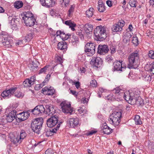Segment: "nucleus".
Listing matches in <instances>:
<instances>
[{"mask_svg": "<svg viewBox=\"0 0 154 154\" xmlns=\"http://www.w3.org/2000/svg\"><path fill=\"white\" fill-rule=\"evenodd\" d=\"M139 92L133 91L131 93H127L124 96V99L131 105L137 104L143 105V100L139 97Z\"/></svg>", "mask_w": 154, "mask_h": 154, "instance_id": "nucleus-1", "label": "nucleus"}, {"mask_svg": "<svg viewBox=\"0 0 154 154\" xmlns=\"http://www.w3.org/2000/svg\"><path fill=\"white\" fill-rule=\"evenodd\" d=\"M136 50L130 54L128 57L129 63L127 69H135L138 67L139 63V54Z\"/></svg>", "mask_w": 154, "mask_h": 154, "instance_id": "nucleus-2", "label": "nucleus"}, {"mask_svg": "<svg viewBox=\"0 0 154 154\" xmlns=\"http://www.w3.org/2000/svg\"><path fill=\"white\" fill-rule=\"evenodd\" d=\"M43 123L42 118L35 119H33L31 124V128L35 133L38 134H43L44 132L41 131L42 125Z\"/></svg>", "mask_w": 154, "mask_h": 154, "instance_id": "nucleus-3", "label": "nucleus"}, {"mask_svg": "<svg viewBox=\"0 0 154 154\" xmlns=\"http://www.w3.org/2000/svg\"><path fill=\"white\" fill-rule=\"evenodd\" d=\"M122 115L121 111L114 112L111 115L109 120L110 123L115 126L118 125L120 122V119L122 117Z\"/></svg>", "mask_w": 154, "mask_h": 154, "instance_id": "nucleus-4", "label": "nucleus"}, {"mask_svg": "<svg viewBox=\"0 0 154 154\" xmlns=\"http://www.w3.org/2000/svg\"><path fill=\"white\" fill-rule=\"evenodd\" d=\"M94 34L97 38H106L107 36L105 28L98 26L94 30Z\"/></svg>", "mask_w": 154, "mask_h": 154, "instance_id": "nucleus-5", "label": "nucleus"}, {"mask_svg": "<svg viewBox=\"0 0 154 154\" xmlns=\"http://www.w3.org/2000/svg\"><path fill=\"white\" fill-rule=\"evenodd\" d=\"M96 44L92 42L88 43L85 46V52L90 56L95 53Z\"/></svg>", "mask_w": 154, "mask_h": 154, "instance_id": "nucleus-6", "label": "nucleus"}, {"mask_svg": "<svg viewBox=\"0 0 154 154\" xmlns=\"http://www.w3.org/2000/svg\"><path fill=\"white\" fill-rule=\"evenodd\" d=\"M127 68L125 66V63L118 61H116L113 63V68L112 70L115 71H123Z\"/></svg>", "mask_w": 154, "mask_h": 154, "instance_id": "nucleus-7", "label": "nucleus"}, {"mask_svg": "<svg viewBox=\"0 0 154 154\" xmlns=\"http://www.w3.org/2000/svg\"><path fill=\"white\" fill-rule=\"evenodd\" d=\"M62 111L65 113L71 114L73 109L71 107V105L66 102H62L60 104Z\"/></svg>", "mask_w": 154, "mask_h": 154, "instance_id": "nucleus-8", "label": "nucleus"}, {"mask_svg": "<svg viewBox=\"0 0 154 154\" xmlns=\"http://www.w3.org/2000/svg\"><path fill=\"white\" fill-rule=\"evenodd\" d=\"M58 118L57 116H52L50 118L47 120V124L48 126L49 127H53L58 123ZM60 122L59 121V122Z\"/></svg>", "mask_w": 154, "mask_h": 154, "instance_id": "nucleus-9", "label": "nucleus"}, {"mask_svg": "<svg viewBox=\"0 0 154 154\" xmlns=\"http://www.w3.org/2000/svg\"><path fill=\"white\" fill-rule=\"evenodd\" d=\"M17 89L16 87H12L8 90L4 91L1 94V96L4 98H8L11 97Z\"/></svg>", "mask_w": 154, "mask_h": 154, "instance_id": "nucleus-10", "label": "nucleus"}, {"mask_svg": "<svg viewBox=\"0 0 154 154\" xmlns=\"http://www.w3.org/2000/svg\"><path fill=\"white\" fill-rule=\"evenodd\" d=\"M62 123V122H59V123L57 125V127L56 128H54L53 129L51 128L48 129L45 128L44 131H42L43 132H44V134H45L47 137L51 136L53 135L54 133H56V131L59 129L60 126V125Z\"/></svg>", "mask_w": 154, "mask_h": 154, "instance_id": "nucleus-11", "label": "nucleus"}, {"mask_svg": "<svg viewBox=\"0 0 154 154\" xmlns=\"http://www.w3.org/2000/svg\"><path fill=\"white\" fill-rule=\"evenodd\" d=\"M45 108L43 105H39L36 106L30 111L34 115H39L44 113Z\"/></svg>", "mask_w": 154, "mask_h": 154, "instance_id": "nucleus-12", "label": "nucleus"}, {"mask_svg": "<svg viewBox=\"0 0 154 154\" xmlns=\"http://www.w3.org/2000/svg\"><path fill=\"white\" fill-rule=\"evenodd\" d=\"M103 63L102 59L99 57H94L91 60L90 63L97 67L101 66Z\"/></svg>", "mask_w": 154, "mask_h": 154, "instance_id": "nucleus-13", "label": "nucleus"}, {"mask_svg": "<svg viewBox=\"0 0 154 154\" xmlns=\"http://www.w3.org/2000/svg\"><path fill=\"white\" fill-rule=\"evenodd\" d=\"M125 22L124 20H120L118 23L114 25L112 27V29L114 32H117L118 31H120L122 29V27L125 25Z\"/></svg>", "mask_w": 154, "mask_h": 154, "instance_id": "nucleus-14", "label": "nucleus"}, {"mask_svg": "<svg viewBox=\"0 0 154 154\" xmlns=\"http://www.w3.org/2000/svg\"><path fill=\"white\" fill-rule=\"evenodd\" d=\"M29 116L27 112H21L16 115V121L17 122L24 121L27 119Z\"/></svg>", "mask_w": 154, "mask_h": 154, "instance_id": "nucleus-15", "label": "nucleus"}, {"mask_svg": "<svg viewBox=\"0 0 154 154\" xmlns=\"http://www.w3.org/2000/svg\"><path fill=\"white\" fill-rule=\"evenodd\" d=\"M44 113L49 115H52L55 112V109L54 108V106L51 104H46L45 108Z\"/></svg>", "mask_w": 154, "mask_h": 154, "instance_id": "nucleus-16", "label": "nucleus"}, {"mask_svg": "<svg viewBox=\"0 0 154 154\" xmlns=\"http://www.w3.org/2000/svg\"><path fill=\"white\" fill-rule=\"evenodd\" d=\"M9 112L6 117V120L8 122H12L15 119L16 120V110L11 109Z\"/></svg>", "mask_w": 154, "mask_h": 154, "instance_id": "nucleus-17", "label": "nucleus"}, {"mask_svg": "<svg viewBox=\"0 0 154 154\" xmlns=\"http://www.w3.org/2000/svg\"><path fill=\"white\" fill-rule=\"evenodd\" d=\"M109 51V49L107 45H99L98 48L97 53L100 54L104 55L107 53Z\"/></svg>", "mask_w": 154, "mask_h": 154, "instance_id": "nucleus-18", "label": "nucleus"}, {"mask_svg": "<svg viewBox=\"0 0 154 154\" xmlns=\"http://www.w3.org/2000/svg\"><path fill=\"white\" fill-rule=\"evenodd\" d=\"M36 22L34 17L29 18L25 19L22 20V22L27 26L31 27L33 26Z\"/></svg>", "mask_w": 154, "mask_h": 154, "instance_id": "nucleus-19", "label": "nucleus"}, {"mask_svg": "<svg viewBox=\"0 0 154 154\" xmlns=\"http://www.w3.org/2000/svg\"><path fill=\"white\" fill-rule=\"evenodd\" d=\"M122 91V90L119 87H117L116 88L113 90V93L116 94H119L118 95L119 96V98H118V100H120V98H121V96H122L124 98V96L127 93L131 92L128 91V92H126V93H124Z\"/></svg>", "mask_w": 154, "mask_h": 154, "instance_id": "nucleus-20", "label": "nucleus"}, {"mask_svg": "<svg viewBox=\"0 0 154 154\" xmlns=\"http://www.w3.org/2000/svg\"><path fill=\"white\" fill-rule=\"evenodd\" d=\"M67 123L69 125L70 127L74 128L79 124V119L76 118H70L67 121Z\"/></svg>", "mask_w": 154, "mask_h": 154, "instance_id": "nucleus-21", "label": "nucleus"}, {"mask_svg": "<svg viewBox=\"0 0 154 154\" xmlns=\"http://www.w3.org/2000/svg\"><path fill=\"white\" fill-rule=\"evenodd\" d=\"M71 36V34L69 33L66 34L64 32L61 30L57 31L56 34L54 35V36L57 37L59 36L61 38H69V37Z\"/></svg>", "mask_w": 154, "mask_h": 154, "instance_id": "nucleus-22", "label": "nucleus"}, {"mask_svg": "<svg viewBox=\"0 0 154 154\" xmlns=\"http://www.w3.org/2000/svg\"><path fill=\"white\" fill-rule=\"evenodd\" d=\"M34 77H31L30 79H26L23 82V85L25 87H30L34 84Z\"/></svg>", "mask_w": 154, "mask_h": 154, "instance_id": "nucleus-23", "label": "nucleus"}, {"mask_svg": "<svg viewBox=\"0 0 154 154\" xmlns=\"http://www.w3.org/2000/svg\"><path fill=\"white\" fill-rule=\"evenodd\" d=\"M40 2L42 6L46 8H50L53 6L52 0H40Z\"/></svg>", "mask_w": 154, "mask_h": 154, "instance_id": "nucleus-24", "label": "nucleus"}, {"mask_svg": "<svg viewBox=\"0 0 154 154\" xmlns=\"http://www.w3.org/2000/svg\"><path fill=\"white\" fill-rule=\"evenodd\" d=\"M101 129L105 134H109L112 132V129L108 127L106 123L104 124L101 127Z\"/></svg>", "mask_w": 154, "mask_h": 154, "instance_id": "nucleus-25", "label": "nucleus"}, {"mask_svg": "<svg viewBox=\"0 0 154 154\" xmlns=\"http://www.w3.org/2000/svg\"><path fill=\"white\" fill-rule=\"evenodd\" d=\"M57 47L58 49L61 50H64V51L67 48L66 42L65 41H62L58 43L57 45Z\"/></svg>", "mask_w": 154, "mask_h": 154, "instance_id": "nucleus-26", "label": "nucleus"}, {"mask_svg": "<svg viewBox=\"0 0 154 154\" xmlns=\"http://www.w3.org/2000/svg\"><path fill=\"white\" fill-rule=\"evenodd\" d=\"M84 29L87 33H90L91 32L93 29V26L91 24H86L84 26Z\"/></svg>", "mask_w": 154, "mask_h": 154, "instance_id": "nucleus-27", "label": "nucleus"}, {"mask_svg": "<svg viewBox=\"0 0 154 154\" xmlns=\"http://www.w3.org/2000/svg\"><path fill=\"white\" fill-rule=\"evenodd\" d=\"M65 24L66 25L69 26L70 28L72 31L75 30L74 27L76 26V24L73 22H72L71 20H67L65 21Z\"/></svg>", "mask_w": 154, "mask_h": 154, "instance_id": "nucleus-28", "label": "nucleus"}, {"mask_svg": "<svg viewBox=\"0 0 154 154\" xmlns=\"http://www.w3.org/2000/svg\"><path fill=\"white\" fill-rule=\"evenodd\" d=\"M9 23L12 26L15 27L16 24L18 21L15 17H13L12 16H9L8 17Z\"/></svg>", "mask_w": 154, "mask_h": 154, "instance_id": "nucleus-29", "label": "nucleus"}, {"mask_svg": "<svg viewBox=\"0 0 154 154\" xmlns=\"http://www.w3.org/2000/svg\"><path fill=\"white\" fill-rule=\"evenodd\" d=\"M22 16L23 20L34 17L33 14L31 12L29 11H27V12L24 13Z\"/></svg>", "mask_w": 154, "mask_h": 154, "instance_id": "nucleus-30", "label": "nucleus"}, {"mask_svg": "<svg viewBox=\"0 0 154 154\" xmlns=\"http://www.w3.org/2000/svg\"><path fill=\"white\" fill-rule=\"evenodd\" d=\"M142 79L146 82H149L151 81V77L149 74L144 73L142 76Z\"/></svg>", "mask_w": 154, "mask_h": 154, "instance_id": "nucleus-31", "label": "nucleus"}, {"mask_svg": "<svg viewBox=\"0 0 154 154\" xmlns=\"http://www.w3.org/2000/svg\"><path fill=\"white\" fill-rule=\"evenodd\" d=\"M12 38L11 35H8V33L6 32H2L0 34V38Z\"/></svg>", "mask_w": 154, "mask_h": 154, "instance_id": "nucleus-32", "label": "nucleus"}, {"mask_svg": "<svg viewBox=\"0 0 154 154\" xmlns=\"http://www.w3.org/2000/svg\"><path fill=\"white\" fill-rule=\"evenodd\" d=\"M23 3L21 1H16L14 3L15 7L17 9H19L21 8L23 6Z\"/></svg>", "mask_w": 154, "mask_h": 154, "instance_id": "nucleus-33", "label": "nucleus"}, {"mask_svg": "<svg viewBox=\"0 0 154 154\" xmlns=\"http://www.w3.org/2000/svg\"><path fill=\"white\" fill-rule=\"evenodd\" d=\"M113 61V58L111 55H108L106 57L105 61L108 63H112Z\"/></svg>", "mask_w": 154, "mask_h": 154, "instance_id": "nucleus-34", "label": "nucleus"}, {"mask_svg": "<svg viewBox=\"0 0 154 154\" xmlns=\"http://www.w3.org/2000/svg\"><path fill=\"white\" fill-rule=\"evenodd\" d=\"M94 10L93 8H90L89 9L87 10L86 12L87 16L89 18L92 17Z\"/></svg>", "mask_w": 154, "mask_h": 154, "instance_id": "nucleus-35", "label": "nucleus"}, {"mask_svg": "<svg viewBox=\"0 0 154 154\" xmlns=\"http://www.w3.org/2000/svg\"><path fill=\"white\" fill-rule=\"evenodd\" d=\"M27 133L26 131L24 130H22L21 131L20 135L19 137L20 139L22 140L26 136Z\"/></svg>", "mask_w": 154, "mask_h": 154, "instance_id": "nucleus-36", "label": "nucleus"}, {"mask_svg": "<svg viewBox=\"0 0 154 154\" xmlns=\"http://www.w3.org/2000/svg\"><path fill=\"white\" fill-rule=\"evenodd\" d=\"M135 123L136 125H141L142 122L140 119V116L138 115L136 116L134 119Z\"/></svg>", "mask_w": 154, "mask_h": 154, "instance_id": "nucleus-37", "label": "nucleus"}, {"mask_svg": "<svg viewBox=\"0 0 154 154\" xmlns=\"http://www.w3.org/2000/svg\"><path fill=\"white\" fill-rule=\"evenodd\" d=\"M55 60H56L57 62L59 64H61L63 62V60L62 57L57 54L55 55Z\"/></svg>", "mask_w": 154, "mask_h": 154, "instance_id": "nucleus-38", "label": "nucleus"}, {"mask_svg": "<svg viewBox=\"0 0 154 154\" xmlns=\"http://www.w3.org/2000/svg\"><path fill=\"white\" fill-rule=\"evenodd\" d=\"M23 93L20 92V91H17L14 94V96L17 98H22L24 96Z\"/></svg>", "mask_w": 154, "mask_h": 154, "instance_id": "nucleus-39", "label": "nucleus"}, {"mask_svg": "<svg viewBox=\"0 0 154 154\" xmlns=\"http://www.w3.org/2000/svg\"><path fill=\"white\" fill-rule=\"evenodd\" d=\"M55 92V90L54 89L51 87L49 88V90L48 91V92L46 93V94L48 95H52Z\"/></svg>", "mask_w": 154, "mask_h": 154, "instance_id": "nucleus-40", "label": "nucleus"}, {"mask_svg": "<svg viewBox=\"0 0 154 154\" xmlns=\"http://www.w3.org/2000/svg\"><path fill=\"white\" fill-rule=\"evenodd\" d=\"M137 3V2L135 0H130L129 2V4L132 7L135 8L137 5L136 4Z\"/></svg>", "mask_w": 154, "mask_h": 154, "instance_id": "nucleus-41", "label": "nucleus"}, {"mask_svg": "<svg viewBox=\"0 0 154 154\" xmlns=\"http://www.w3.org/2000/svg\"><path fill=\"white\" fill-rule=\"evenodd\" d=\"M22 140L20 138L19 136H17V137H15L14 138L13 142L14 144H16L17 143H20Z\"/></svg>", "mask_w": 154, "mask_h": 154, "instance_id": "nucleus-42", "label": "nucleus"}, {"mask_svg": "<svg viewBox=\"0 0 154 154\" xmlns=\"http://www.w3.org/2000/svg\"><path fill=\"white\" fill-rule=\"evenodd\" d=\"M74 7L73 6L71 5L68 11V16L69 17H71L74 11Z\"/></svg>", "mask_w": 154, "mask_h": 154, "instance_id": "nucleus-43", "label": "nucleus"}, {"mask_svg": "<svg viewBox=\"0 0 154 154\" xmlns=\"http://www.w3.org/2000/svg\"><path fill=\"white\" fill-rule=\"evenodd\" d=\"M32 65L35 68V70H36L38 69L39 63L38 61L35 60L32 62Z\"/></svg>", "mask_w": 154, "mask_h": 154, "instance_id": "nucleus-44", "label": "nucleus"}, {"mask_svg": "<svg viewBox=\"0 0 154 154\" xmlns=\"http://www.w3.org/2000/svg\"><path fill=\"white\" fill-rule=\"evenodd\" d=\"M98 10L100 12H103L105 10L104 5L98 6Z\"/></svg>", "mask_w": 154, "mask_h": 154, "instance_id": "nucleus-45", "label": "nucleus"}, {"mask_svg": "<svg viewBox=\"0 0 154 154\" xmlns=\"http://www.w3.org/2000/svg\"><path fill=\"white\" fill-rule=\"evenodd\" d=\"M8 39H4V40H2L3 44L5 46L9 47V45H10V42L9 41H8L7 40Z\"/></svg>", "mask_w": 154, "mask_h": 154, "instance_id": "nucleus-46", "label": "nucleus"}, {"mask_svg": "<svg viewBox=\"0 0 154 154\" xmlns=\"http://www.w3.org/2000/svg\"><path fill=\"white\" fill-rule=\"evenodd\" d=\"M49 66H46L44 67L41 69L39 70V74L45 72L48 68Z\"/></svg>", "mask_w": 154, "mask_h": 154, "instance_id": "nucleus-47", "label": "nucleus"}, {"mask_svg": "<svg viewBox=\"0 0 154 154\" xmlns=\"http://www.w3.org/2000/svg\"><path fill=\"white\" fill-rule=\"evenodd\" d=\"M90 85L94 87H95L97 85V82L95 79L92 80L90 82Z\"/></svg>", "mask_w": 154, "mask_h": 154, "instance_id": "nucleus-48", "label": "nucleus"}, {"mask_svg": "<svg viewBox=\"0 0 154 154\" xmlns=\"http://www.w3.org/2000/svg\"><path fill=\"white\" fill-rule=\"evenodd\" d=\"M115 97V98L113 97V95H108L107 97L106 98V99H107L108 100H110L111 101H113L114 100V99L117 100H116V98L115 97Z\"/></svg>", "mask_w": 154, "mask_h": 154, "instance_id": "nucleus-49", "label": "nucleus"}, {"mask_svg": "<svg viewBox=\"0 0 154 154\" xmlns=\"http://www.w3.org/2000/svg\"><path fill=\"white\" fill-rule=\"evenodd\" d=\"M85 109V108L84 107H81L79 109H78V111L80 114L82 113H86L87 111Z\"/></svg>", "mask_w": 154, "mask_h": 154, "instance_id": "nucleus-50", "label": "nucleus"}, {"mask_svg": "<svg viewBox=\"0 0 154 154\" xmlns=\"http://www.w3.org/2000/svg\"><path fill=\"white\" fill-rule=\"evenodd\" d=\"M149 56L152 59H154V51H150L148 54Z\"/></svg>", "mask_w": 154, "mask_h": 154, "instance_id": "nucleus-51", "label": "nucleus"}, {"mask_svg": "<svg viewBox=\"0 0 154 154\" xmlns=\"http://www.w3.org/2000/svg\"><path fill=\"white\" fill-rule=\"evenodd\" d=\"M138 39H132V42L135 46H137L139 44Z\"/></svg>", "mask_w": 154, "mask_h": 154, "instance_id": "nucleus-52", "label": "nucleus"}, {"mask_svg": "<svg viewBox=\"0 0 154 154\" xmlns=\"http://www.w3.org/2000/svg\"><path fill=\"white\" fill-rule=\"evenodd\" d=\"M63 5H64L65 7H67L69 5V0H63Z\"/></svg>", "mask_w": 154, "mask_h": 154, "instance_id": "nucleus-53", "label": "nucleus"}, {"mask_svg": "<svg viewBox=\"0 0 154 154\" xmlns=\"http://www.w3.org/2000/svg\"><path fill=\"white\" fill-rule=\"evenodd\" d=\"M50 75L48 74L46 76V77L43 82H44L46 83H47V82L49 81V79H50Z\"/></svg>", "mask_w": 154, "mask_h": 154, "instance_id": "nucleus-54", "label": "nucleus"}, {"mask_svg": "<svg viewBox=\"0 0 154 154\" xmlns=\"http://www.w3.org/2000/svg\"><path fill=\"white\" fill-rule=\"evenodd\" d=\"M49 88L48 87H45L42 89V93L43 94H46V93L48 92V91L49 90Z\"/></svg>", "mask_w": 154, "mask_h": 154, "instance_id": "nucleus-55", "label": "nucleus"}, {"mask_svg": "<svg viewBox=\"0 0 154 154\" xmlns=\"http://www.w3.org/2000/svg\"><path fill=\"white\" fill-rule=\"evenodd\" d=\"M34 35L32 33H30L27 35L25 36L26 38H34Z\"/></svg>", "mask_w": 154, "mask_h": 154, "instance_id": "nucleus-56", "label": "nucleus"}, {"mask_svg": "<svg viewBox=\"0 0 154 154\" xmlns=\"http://www.w3.org/2000/svg\"><path fill=\"white\" fill-rule=\"evenodd\" d=\"M124 36L125 38H131V34L129 32H126L124 34Z\"/></svg>", "mask_w": 154, "mask_h": 154, "instance_id": "nucleus-57", "label": "nucleus"}, {"mask_svg": "<svg viewBox=\"0 0 154 154\" xmlns=\"http://www.w3.org/2000/svg\"><path fill=\"white\" fill-rule=\"evenodd\" d=\"M74 84L77 89H78L80 87V83L79 81L74 82Z\"/></svg>", "mask_w": 154, "mask_h": 154, "instance_id": "nucleus-58", "label": "nucleus"}, {"mask_svg": "<svg viewBox=\"0 0 154 154\" xmlns=\"http://www.w3.org/2000/svg\"><path fill=\"white\" fill-rule=\"evenodd\" d=\"M149 70L150 72H152L153 74H154V63L151 66L149 69Z\"/></svg>", "mask_w": 154, "mask_h": 154, "instance_id": "nucleus-59", "label": "nucleus"}, {"mask_svg": "<svg viewBox=\"0 0 154 154\" xmlns=\"http://www.w3.org/2000/svg\"><path fill=\"white\" fill-rule=\"evenodd\" d=\"M70 92L75 96H77L78 93L75 91L70 90Z\"/></svg>", "mask_w": 154, "mask_h": 154, "instance_id": "nucleus-60", "label": "nucleus"}, {"mask_svg": "<svg viewBox=\"0 0 154 154\" xmlns=\"http://www.w3.org/2000/svg\"><path fill=\"white\" fill-rule=\"evenodd\" d=\"M110 50L111 51V53L112 54H114L116 52V48L114 47H111L110 48Z\"/></svg>", "mask_w": 154, "mask_h": 154, "instance_id": "nucleus-61", "label": "nucleus"}, {"mask_svg": "<svg viewBox=\"0 0 154 154\" xmlns=\"http://www.w3.org/2000/svg\"><path fill=\"white\" fill-rule=\"evenodd\" d=\"M45 83L43 81L42 83L37 85V86H38V87H39V88L40 89V88H42L45 85Z\"/></svg>", "mask_w": 154, "mask_h": 154, "instance_id": "nucleus-62", "label": "nucleus"}, {"mask_svg": "<svg viewBox=\"0 0 154 154\" xmlns=\"http://www.w3.org/2000/svg\"><path fill=\"white\" fill-rule=\"evenodd\" d=\"M106 4L109 7H111L112 6V2L110 0H108L106 2Z\"/></svg>", "mask_w": 154, "mask_h": 154, "instance_id": "nucleus-63", "label": "nucleus"}, {"mask_svg": "<svg viewBox=\"0 0 154 154\" xmlns=\"http://www.w3.org/2000/svg\"><path fill=\"white\" fill-rule=\"evenodd\" d=\"M96 132H97V131H89V132L88 133V135H92L93 134L96 133Z\"/></svg>", "mask_w": 154, "mask_h": 154, "instance_id": "nucleus-64", "label": "nucleus"}]
</instances>
